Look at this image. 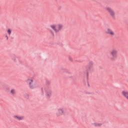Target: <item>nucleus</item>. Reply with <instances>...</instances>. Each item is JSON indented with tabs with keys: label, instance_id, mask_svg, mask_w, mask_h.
I'll list each match as a JSON object with an SVG mask.
<instances>
[{
	"label": "nucleus",
	"instance_id": "obj_1",
	"mask_svg": "<svg viewBox=\"0 0 128 128\" xmlns=\"http://www.w3.org/2000/svg\"><path fill=\"white\" fill-rule=\"evenodd\" d=\"M50 28L56 34H58L64 28V24L60 23L54 24L50 25Z\"/></svg>",
	"mask_w": 128,
	"mask_h": 128
},
{
	"label": "nucleus",
	"instance_id": "obj_2",
	"mask_svg": "<svg viewBox=\"0 0 128 128\" xmlns=\"http://www.w3.org/2000/svg\"><path fill=\"white\" fill-rule=\"evenodd\" d=\"M26 82L31 90H34V88H38L36 84H32L34 82V78H28L26 80Z\"/></svg>",
	"mask_w": 128,
	"mask_h": 128
},
{
	"label": "nucleus",
	"instance_id": "obj_3",
	"mask_svg": "<svg viewBox=\"0 0 128 128\" xmlns=\"http://www.w3.org/2000/svg\"><path fill=\"white\" fill-rule=\"evenodd\" d=\"M106 12L109 14L112 20H116V12L110 7H106Z\"/></svg>",
	"mask_w": 128,
	"mask_h": 128
},
{
	"label": "nucleus",
	"instance_id": "obj_4",
	"mask_svg": "<svg viewBox=\"0 0 128 128\" xmlns=\"http://www.w3.org/2000/svg\"><path fill=\"white\" fill-rule=\"evenodd\" d=\"M64 109L62 108H58L56 110L55 112V116L56 118H60L64 114Z\"/></svg>",
	"mask_w": 128,
	"mask_h": 128
},
{
	"label": "nucleus",
	"instance_id": "obj_5",
	"mask_svg": "<svg viewBox=\"0 0 128 128\" xmlns=\"http://www.w3.org/2000/svg\"><path fill=\"white\" fill-rule=\"evenodd\" d=\"M45 96L48 100H50L52 96V91L50 88H45L44 90Z\"/></svg>",
	"mask_w": 128,
	"mask_h": 128
},
{
	"label": "nucleus",
	"instance_id": "obj_6",
	"mask_svg": "<svg viewBox=\"0 0 128 128\" xmlns=\"http://www.w3.org/2000/svg\"><path fill=\"white\" fill-rule=\"evenodd\" d=\"M118 52L116 50V49H112L110 52V54L112 56L111 60H116V58H118Z\"/></svg>",
	"mask_w": 128,
	"mask_h": 128
},
{
	"label": "nucleus",
	"instance_id": "obj_7",
	"mask_svg": "<svg viewBox=\"0 0 128 128\" xmlns=\"http://www.w3.org/2000/svg\"><path fill=\"white\" fill-rule=\"evenodd\" d=\"M105 32L106 34H110V36H116V33L114 32L110 28H108L106 30Z\"/></svg>",
	"mask_w": 128,
	"mask_h": 128
},
{
	"label": "nucleus",
	"instance_id": "obj_8",
	"mask_svg": "<svg viewBox=\"0 0 128 128\" xmlns=\"http://www.w3.org/2000/svg\"><path fill=\"white\" fill-rule=\"evenodd\" d=\"M13 118L16 120H24V116L20 115H14L13 116Z\"/></svg>",
	"mask_w": 128,
	"mask_h": 128
},
{
	"label": "nucleus",
	"instance_id": "obj_9",
	"mask_svg": "<svg viewBox=\"0 0 128 128\" xmlns=\"http://www.w3.org/2000/svg\"><path fill=\"white\" fill-rule=\"evenodd\" d=\"M88 72H94V62H89Z\"/></svg>",
	"mask_w": 128,
	"mask_h": 128
},
{
	"label": "nucleus",
	"instance_id": "obj_10",
	"mask_svg": "<svg viewBox=\"0 0 128 128\" xmlns=\"http://www.w3.org/2000/svg\"><path fill=\"white\" fill-rule=\"evenodd\" d=\"M122 96H124V98L127 100H128V91H122Z\"/></svg>",
	"mask_w": 128,
	"mask_h": 128
},
{
	"label": "nucleus",
	"instance_id": "obj_11",
	"mask_svg": "<svg viewBox=\"0 0 128 128\" xmlns=\"http://www.w3.org/2000/svg\"><path fill=\"white\" fill-rule=\"evenodd\" d=\"M94 126H96V128H98L100 126H102V123H98V122H94L92 124Z\"/></svg>",
	"mask_w": 128,
	"mask_h": 128
},
{
	"label": "nucleus",
	"instance_id": "obj_12",
	"mask_svg": "<svg viewBox=\"0 0 128 128\" xmlns=\"http://www.w3.org/2000/svg\"><path fill=\"white\" fill-rule=\"evenodd\" d=\"M10 92V94H12V96L16 94V89L14 88L11 89Z\"/></svg>",
	"mask_w": 128,
	"mask_h": 128
},
{
	"label": "nucleus",
	"instance_id": "obj_13",
	"mask_svg": "<svg viewBox=\"0 0 128 128\" xmlns=\"http://www.w3.org/2000/svg\"><path fill=\"white\" fill-rule=\"evenodd\" d=\"M12 29H10V28L8 29L7 32H8V36H10V34H12Z\"/></svg>",
	"mask_w": 128,
	"mask_h": 128
},
{
	"label": "nucleus",
	"instance_id": "obj_14",
	"mask_svg": "<svg viewBox=\"0 0 128 128\" xmlns=\"http://www.w3.org/2000/svg\"><path fill=\"white\" fill-rule=\"evenodd\" d=\"M68 59L69 60H70V62H72V60H72V58L70 56H69L68 57Z\"/></svg>",
	"mask_w": 128,
	"mask_h": 128
},
{
	"label": "nucleus",
	"instance_id": "obj_15",
	"mask_svg": "<svg viewBox=\"0 0 128 128\" xmlns=\"http://www.w3.org/2000/svg\"><path fill=\"white\" fill-rule=\"evenodd\" d=\"M5 38H6V40H8V36L7 34H6Z\"/></svg>",
	"mask_w": 128,
	"mask_h": 128
}]
</instances>
